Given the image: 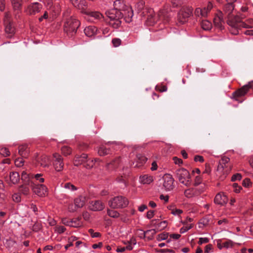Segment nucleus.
I'll use <instances>...</instances> for the list:
<instances>
[{"label": "nucleus", "instance_id": "nucleus-58", "mask_svg": "<svg viewBox=\"0 0 253 253\" xmlns=\"http://www.w3.org/2000/svg\"><path fill=\"white\" fill-rule=\"evenodd\" d=\"M209 239L207 238H200L198 242L199 245H202L203 243H207L209 242Z\"/></svg>", "mask_w": 253, "mask_h": 253}, {"label": "nucleus", "instance_id": "nucleus-4", "mask_svg": "<svg viewBox=\"0 0 253 253\" xmlns=\"http://www.w3.org/2000/svg\"><path fill=\"white\" fill-rule=\"evenodd\" d=\"M3 23L5 26V36L7 38H12L15 34V29L14 24L8 12L4 14Z\"/></svg>", "mask_w": 253, "mask_h": 253}, {"label": "nucleus", "instance_id": "nucleus-10", "mask_svg": "<svg viewBox=\"0 0 253 253\" xmlns=\"http://www.w3.org/2000/svg\"><path fill=\"white\" fill-rule=\"evenodd\" d=\"M164 183L163 186L165 189L168 191H170L174 188L173 181L174 179L172 176L169 174H166L163 177Z\"/></svg>", "mask_w": 253, "mask_h": 253}, {"label": "nucleus", "instance_id": "nucleus-27", "mask_svg": "<svg viewBox=\"0 0 253 253\" xmlns=\"http://www.w3.org/2000/svg\"><path fill=\"white\" fill-rule=\"evenodd\" d=\"M229 158L226 157H223L221 158V159L219 161L217 168V171H223V164L225 166L226 164H228L229 162Z\"/></svg>", "mask_w": 253, "mask_h": 253}, {"label": "nucleus", "instance_id": "nucleus-36", "mask_svg": "<svg viewBox=\"0 0 253 253\" xmlns=\"http://www.w3.org/2000/svg\"><path fill=\"white\" fill-rule=\"evenodd\" d=\"M223 171L218 172L225 176L229 173V172L231 170V166L230 165H228V164H226L225 166H224V165L223 164Z\"/></svg>", "mask_w": 253, "mask_h": 253}, {"label": "nucleus", "instance_id": "nucleus-17", "mask_svg": "<svg viewBox=\"0 0 253 253\" xmlns=\"http://www.w3.org/2000/svg\"><path fill=\"white\" fill-rule=\"evenodd\" d=\"M105 207L104 204L100 201L92 202L90 206V209L94 211H100Z\"/></svg>", "mask_w": 253, "mask_h": 253}, {"label": "nucleus", "instance_id": "nucleus-8", "mask_svg": "<svg viewBox=\"0 0 253 253\" xmlns=\"http://www.w3.org/2000/svg\"><path fill=\"white\" fill-rule=\"evenodd\" d=\"M36 194L39 196H42L47 193V188L43 184L36 183L34 181H31L30 186Z\"/></svg>", "mask_w": 253, "mask_h": 253}, {"label": "nucleus", "instance_id": "nucleus-61", "mask_svg": "<svg viewBox=\"0 0 253 253\" xmlns=\"http://www.w3.org/2000/svg\"><path fill=\"white\" fill-rule=\"evenodd\" d=\"M251 184L250 180L248 178L245 179L243 182V185L246 187H248L250 186Z\"/></svg>", "mask_w": 253, "mask_h": 253}, {"label": "nucleus", "instance_id": "nucleus-5", "mask_svg": "<svg viewBox=\"0 0 253 253\" xmlns=\"http://www.w3.org/2000/svg\"><path fill=\"white\" fill-rule=\"evenodd\" d=\"M108 204L112 209L124 208L128 205V201L125 197L119 196L111 199Z\"/></svg>", "mask_w": 253, "mask_h": 253}, {"label": "nucleus", "instance_id": "nucleus-54", "mask_svg": "<svg viewBox=\"0 0 253 253\" xmlns=\"http://www.w3.org/2000/svg\"><path fill=\"white\" fill-rule=\"evenodd\" d=\"M171 212L174 215H179L183 212V211L180 209H173L171 210Z\"/></svg>", "mask_w": 253, "mask_h": 253}, {"label": "nucleus", "instance_id": "nucleus-30", "mask_svg": "<svg viewBox=\"0 0 253 253\" xmlns=\"http://www.w3.org/2000/svg\"><path fill=\"white\" fill-rule=\"evenodd\" d=\"M240 23H243L245 24V25H243L242 24L239 25L238 27L237 28V34H238V29L242 27L249 28L253 27V19H250L247 21V23H245L242 22L241 18H240Z\"/></svg>", "mask_w": 253, "mask_h": 253}, {"label": "nucleus", "instance_id": "nucleus-3", "mask_svg": "<svg viewBox=\"0 0 253 253\" xmlns=\"http://www.w3.org/2000/svg\"><path fill=\"white\" fill-rule=\"evenodd\" d=\"M107 17L109 19L108 21L109 24L114 28H118L121 25V19L123 17V13L117 8L107 11L105 13Z\"/></svg>", "mask_w": 253, "mask_h": 253}, {"label": "nucleus", "instance_id": "nucleus-37", "mask_svg": "<svg viewBox=\"0 0 253 253\" xmlns=\"http://www.w3.org/2000/svg\"><path fill=\"white\" fill-rule=\"evenodd\" d=\"M149 232H153L152 234H155L156 233L155 229H151L147 230L145 232H143L142 230H140V233H138V236L141 238H145V236L149 233Z\"/></svg>", "mask_w": 253, "mask_h": 253}, {"label": "nucleus", "instance_id": "nucleus-28", "mask_svg": "<svg viewBox=\"0 0 253 253\" xmlns=\"http://www.w3.org/2000/svg\"><path fill=\"white\" fill-rule=\"evenodd\" d=\"M86 12L84 13L85 14L89 15L91 17L94 18L95 19L101 20L102 19H104V16H103V15L99 12H97V11L89 12V11H87L86 10Z\"/></svg>", "mask_w": 253, "mask_h": 253}, {"label": "nucleus", "instance_id": "nucleus-2", "mask_svg": "<svg viewBox=\"0 0 253 253\" xmlns=\"http://www.w3.org/2000/svg\"><path fill=\"white\" fill-rule=\"evenodd\" d=\"M70 11H67L64 13V17L65 18V21L64 24V31L66 33L69 37H72L77 33V29L80 25V22L76 18L71 16L67 18L69 16Z\"/></svg>", "mask_w": 253, "mask_h": 253}, {"label": "nucleus", "instance_id": "nucleus-50", "mask_svg": "<svg viewBox=\"0 0 253 253\" xmlns=\"http://www.w3.org/2000/svg\"><path fill=\"white\" fill-rule=\"evenodd\" d=\"M88 233L90 234L92 238H97L101 236V234L99 232H94V230L92 229L88 230Z\"/></svg>", "mask_w": 253, "mask_h": 253}, {"label": "nucleus", "instance_id": "nucleus-29", "mask_svg": "<svg viewBox=\"0 0 253 253\" xmlns=\"http://www.w3.org/2000/svg\"><path fill=\"white\" fill-rule=\"evenodd\" d=\"M98 153L100 156H105L110 153V150L106 147L101 145L98 149Z\"/></svg>", "mask_w": 253, "mask_h": 253}, {"label": "nucleus", "instance_id": "nucleus-33", "mask_svg": "<svg viewBox=\"0 0 253 253\" xmlns=\"http://www.w3.org/2000/svg\"><path fill=\"white\" fill-rule=\"evenodd\" d=\"M137 163L138 164H136L134 167H139L140 165H143L144 163H145L147 159L144 156H142L140 154H139L137 155Z\"/></svg>", "mask_w": 253, "mask_h": 253}, {"label": "nucleus", "instance_id": "nucleus-39", "mask_svg": "<svg viewBox=\"0 0 253 253\" xmlns=\"http://www.w3.org/2000/svg\"><path fill=\"white\" fill-rule=\"evenodd\" d=\"M62 154L65 156L70 155L72 153V149L67 146H64L61 148Z\"/></svg>", "mask_w": 253, "mask_h": 253}, {"label": "nucleus", "instance_id": "nucleus-25", "mask_svg": "<svg viewBox=\"0 0 253 253\" xmlns=\"http://www.w3.org/2000/svg\"><path fill=\"white\" fill-rule=\"evenodd\" d=\"M169 16L170 15L169 14L167 11L165 10H163L160 11L157 16L160 20H163L167 22L169 21Z\"/></svg>", "mask_w": 253, "mask_h": 253}, {"label": "nucleus", "instance_id": "nucleus-1", "mask_svg": "<svg viewBox=\"0 0 253 253\" xmlns=\"http://www.w3.org/2000/svg\"><path fill=\"white\" fill-rule=\"evenodd\" d=\"M234 6L233 2H230L225 4L222 11L225 18L227 19V24L232 29L231 33L233 35H237V28L239 25L244 24L240 23V17L234 14Z\"/></svg>", "mask_w": 253, "mask_h": 253}, {"label": "nucleus", "instance_id": "nucleus-7", "mask_svg": "<svg viewBox=\"0 0 253 253\" xmlns=\"http://www.w3.org/2000/svg\"><path fill=\"white\" fill-rule=\"evenodd\" d=\"M191 7H183L178 14V21L181 24L186 22L192 13Z\"/></svg>", "mask_w": 253, "mask_h": 253}, {"label": "nucleus", "instance_id": "nucleus-35", "mask_svg": "<svg viewBox=\"0 0 253 253\" xmlns=\"http://www.w3.org/2000/svg\"><path fill=\"white\" fill-rule=\"evenodd\" d=\"M27 184H24L20 186L19 188V191L24 195H28L29 193V188L27 186Z\"/></svg>", "mask_w": 253, "mask_h": 253}, {"label": "nucleus", "instance_id": "nucleus-60", "mask_svg": "<svg viewBox=\"0 0 253 253\" xmlns=\"http://www.w3.org/2000/svg\"><path fill=\"white\" fill-rule=\"evenodd\" d=\"M233 187L234 188V191L236 193H239L240 191V190L242 189V187L241 186H239L236 183L233 184Z\"/></svg>", "mask_w": 253, "mask_h": 253}, {"label": "nucleus", "instance_id": "nucleus-42", "mask_svg": "<svg viewBox=\"0 0 253 253\" xmlns=\"http://www.w3.org/2000/svg\"><path fill=\"white\" fill-rule=\"evenodd\" d=\"M136 7H137V8L138 9V10L140 12L141 10H144V11H143L142 13L144 14L145 13V12L146 11H147V9H144V2L142 0H141L139 2H138L136 5Z\"/></svg>", "mask_w": 253, "mask_h": 253}, {"label": "nucleus", "instance_id": "nucleus-12", "mask_svg": "<svg viewBox=\"0 0 253 253\" xmlns=\"http://www.w3.org/2000/svg\"><path fill=\"white\" fill-rule=\"evenodd\" d=\"M42 5L37 2L29 4L27 9V12L30 15H35L40 11Z\"/></svg>", "mask_w": 253, "mask_h": 253}, {"label": "nucleus", "instance_id": "nucleus-15", "mask_svg": "<svg viewBox=\"0 0 253 253\" xmlns=\"http://www.w3.org/2000/svg\"><path fill=\"white\" fill-rule=\"evenodd\" d=\"M214 201L217 204L224 205L227 203L228 198L225 195L218 193L215 196Z\"/></svg>", "mask_w": 253, "mask_h": 253}, {"label": "nucleus", "instance_id": "nucleus-63", "mask_svg": "<svg viewBox=\"0 0 253 253\" xmlns=\"http://www.w3.org/2000/svg\"><path fill=\"white\" fill-rule=\"evenodd\" d=\"M173 160L175 164L180 165L182 163V160L181 159H179L176 157H173Z\"/></svg>", "mask_w": 253, "mask_h": 253}, {"label": "nucleus", "instance_id": "nucleus-9", "mask_svg": "<svg viewBox=\"0 0 253 253\" xmlns=\"http://www.w3.org/2000/svg\"><path fill=\"white\" fill-rule=\"evenodd\" d=\"M53 166L56 170L57 171H61L64 167L63 159L61 155L57 153L53 155Z\"/></svg>", "mask_w": 253, "mask_h": 253}, {"label": "nucleus", "instance_id": "nucleus-47", "mask_svg": "<svg viewBox=\"0 0 253 253\" xmlns=\"http://www.w3.org/2000/svg\"><path fill=\"white\" fill-rule=\"evenodd\" d=\"M192 227H193L192 224H190V225H184V226L180 229V232L181 233H184L185 232L187 231L188 230L192 228Z\"/></svg>", "mask_w": 253, "mask_h": 253}, {"label": "nucleus", "instance_id": "nucleus-34", "mask_svg": "<svg viewBox=\"0 0 253 253\" xmlns=\"http://www.w3.org/2000/svg\"><path fill=\"white\" fill-rule=\"evenodd\" d=\"M152 223L156 226L158 228L161 229H164L167 226V222L166 221H163L157 224V220L153 219L151 221Z\"/></svg>", "mask_w": 253, "mask_h": 253}, {"label": "nucleus", "instance_id": "nucleus-48", "mask_svg": "<svg viewBox=\"0 0 253 253\" xmlns=\"http://www.w3.org/2000/svg\"><path fill=\"white\" fill-rule=\"evenodd\" d=\"M42 174H36L35 175H33V178H35V179L36 180L39 181V182L42 183L44 182V179L42 177Z\"/></svg>", "mask_w": 253, "mask_h": 253}, {"label": "nucleus", "instance_id": "nucleus-6", "mask_svg": "<svg viewBox=\"0 0 253 253\" xmlns=\"http://www.w3.org/2000/svg\"><path fill=\"white\" fill-rule=\"evenodd\" d=\"M175 175L180 182L186 186H189L190 175L188 170L183 168L179 169L175 171Z\"/></svg>", "mask_w": 253, "mask_h": 253}, {"label": "nucleus", "instance_id": "nucleus-38", "mask_svg": "<svg viewBox=\"0 0 253 253\" xmlns=\"http://www.w3.org/2000/svg\"><path fill=\"white\" fill-rule=\"evenodd\" d=\"M218 248L221 249L222 247L228 248L233 246V242L231 240H227L223 242L222 244H218Z\"/></svg>", "mask_w": 253, "mask_h": 253}, {"label": "nucleus", "instance_id": "nucleus-51", "mask_svg": "<svg viewBox=\"0 0 253 253\" xmlns=\"http://www.w3.org/2000/svg\"><path fill=\"white\" fill-rule=\"evenodd\" d=\"M64 187L66 189H70L72 191H75L77 189V188L73 184L70 183H66L64 185Z\"/></svg>", "mask_w": 253, "mask_h": 253}, {"label": "nucleus", "instance_id": "nucleus-22", "mask_svg": "<svg viewBox=\"0 0 253 253\" xmlns=\"http://www.w3.org/2000/svg\"><path fill=\"white\" fill-rule=\"evenodd\" d=\"M147 21L148 23L150 25L153 24L156 22V18L155 15H153L154 11L152 9H150L147 10Z\"/></svg>", "mask_w": 253, "mask_h": 253}, {"label": "nucleus", "instance_id": "nucleus-14", "mask_svg": "<svg viewBox=\"0 0 253 253\" xmlns=\"http://www.w3.org/2000/svg\"><path fill=\"white\" fill-rule=\"evenodd\" d=\"M87 159V156L85 154H82L81 155L77 154L74 160V165L78 166L81 164L84 165Z\"/></svg>", "mask_w": 253, "mask_h": 253}, {"label": "nucleus", "instance_id": "nucleus-55", "mask_svg": "<svg viewBox=\"0 0 253 253\" xmlns=\"http://www.w3.org/2000/svg\"><path fill=\"white\" fill-rule=\"evenodd\" d=\"M171 3L173 7H176L182 3V0H171Z\"/></svg>", "mask_w": 253, "mask_h": 253}, {"label": "nucleus", "instance_id": "nucleus-56", "mask_svg": "<svg viewBox=\"0 0 253 253\" xmlns=\"http://www.w3.org/2000/svg\"><path fill=\"white\" fill-rule=\"evenodd\" d=\"M168 233L160 234L158 235V240L159 241L166 240L168 237Z\"/></svg>", "mask_w": 253, "mask_h": 253}, {"label": "nucleus", "instance_id": "nucleus-24", "mask_svg": "<svg viewBox=\"0 0 253 253\" xmlns=\"http://www.w3.org/2000/svg\"><path fill=\"white\" fill-rule=\"evenodd\" d=\"M9 178L13 184L17 183L20 180V176L18 172L11 171L9 173Z\"/></svg>", "mask_w": 253, "mask_h": 253}, {"label": "nucleus", "instance_id": "nucleus-44", "mask_svg": "<svg viewBox=\"0 0 253 253\" xmlns=\"http://www.w3.org/2000/svg\"><path fill=\"white\" fill-rule=\"evenodd\" d=\"M24 158H18L15 160V165L18 167H21L24 165L25 161L23 160Z\"/></svg>", "mask_w": 253, "mask_h": 253}, {"label": "nucleus", "instance_id": "nucleus-43", "mask_svg": "<svg viewBox=\"0 0 253 253\" xmlns=\"http://www.w3.org/2000/svg\"><path fill=\"white\" fill-rule=\"evenodd\" d=\"M12 3L14 9H19L21 6V0H12Z\"/></svg>", "mask_w": 253, "mask_h": 253}, {"label": "nucleus", "instance_id": "nucleus-53", "mask_svg": "<svg viewBox=\"0 0 253 253\" xmlns=\"http://www.w3.org/2000/svg\"><path fill=\"white\" fill-rule=\"evenodd\" d=\"M12 199L14 202L18 203L21 201V196L19 194L15 193L12 195Z\"/></svg>", "mask_w": 253, "mask_h": 253}, {"label": "nucleus", "instance_id": "nucleus-52", "mask_svg": "<svg viewBox=\"0 0 253 253\" xmlns=\"http://www.w3.org/2000/svg\"><path fill=\"white\" fill-rule=\"evenodd\" d=\"M112 42L114 46L118 47L121 44V40L118 38H115L112 40Z\"/></svg>", "mask_w": 253, "mask_h": 253}, {"label": "nucleus", "instance_id": "nucleus-46", "mask_svg": "<svg viewBox=\"0 0 253 253\" xmlns=\"http://www.w3.org/2000/svg\"><path fill=\"white\" fill-rule=\"evenodd\" d=\"M0 153L4 157H7L10 155V152L6 148H2L0 150Z\"/></svg>", "mask_w": 253, "mask_h": 253}, {"label": "nucleus", "instance_id": "nucleus-20", "mask_svg": "<svg viewBox=\"0 0 253 253\" xmlns=\"http://www.w3.org/2000/svg\"><path fill=\"white\" fill-rule=\"evenodd\" d=\"M86 201V197L83 196H80L76 198L74 200L75 207L80 208L83 207L85 204Z\"/></svg>", "mask_w": 253, "mask_h": 253}, {"label": "nucleus", "instance_id": "nucleus-62", "mask_svg": "<svg viewBox=\"0 0 253 253\" xmlns=\"http://www.w3.org/2000/svg\"><path fill=\"white\" fill-rule=\"evenodd\" d=\"M202 13H201V16L203 17H206L207 16L209 11L207 10V9L206 7L202 9Z\"/></svg>", "mask_w": 253, "mask_h": 253}, {"label": "nucleus", "instance_id": "nucleus-57", "mask_svg": "<svg viewBox=\"0 0 253 253\" xmlns=\"http://www.w3.org/2000/svg\"><path fill=\"white\" fill-rule=\"evenodd\" d=\"M242 178V176L241 174L237 173L236 174H234L232 177V181H234L237 180H240Z\"/></svg>", "mask_w": 253, "mask_h": 253}, {"label": "nucleus", "instance_id": "nucleus-40", "mask_svg": "<svg viewBox=\"0 0 253 253\" xmlns=\"http://www.w3.org/2000/svg\"><path fill=\"white\" fill-rule=\"evenodd\" d=\"M107 214L109 216L113 218H117L120 215V214L118 211L109 209H108L107 210Z\"/></svg>", "mask_w": 253, "mask_h": 253}, {"label": "nucleus", "instance_id": "nucleus-59", "mask_svg": "<svg viewBox=\"0 0 253 253\" xmlns=\"http://www.w3.org/2000/svg\"><path fill=\"white\" fill-rule=\"evenodd\" d=\"M194 161L202 163L204 162V158L202 156L197 155L195 156Z\"/></svg>", "mask_w": 253, "mask_h": 253}, {"label": "nucleus", "instance_id": "nucleus-18", "mask_svg": "<svg viewBox=\"0 0 253 253\" xmlns=\"http://www.w3.org/2000/svg\"><path fill=\"white\" fill-rule=\"evenodd\" d=\"M120 162V158H117L106 165V168L109 170H112L118 167Z\"/></svg>", "mask_w": 253, "mask_h": 253}, {"label": "nucleus", "instance_id": "nucleus-64", "mask_svg": "<svg viewBox=\"0 0 253 253\" xmlns=\"http://www.w3.org/2000/svg\"><path fill=\"white\" fill-rule=\"evenodd\" d=\"M201 183V178L199 176H196L195 178V179L194 185L195 186H197L199 184H200Z\"/></svg>", "mask_w": 253, "mask_h": 253}, {"label": "nucleus", "instance_id": "nucleus-32", "mask_svg": "<svg viewBox=\"0 0 253 253\" xmlns=\"http://www.w3.org/2000/svg\"><path fill=\"white\" fill-rule=\"evenodd\" d=\"M202 28L205 30H210L212 27L211 23L207 20H203L201 23Z\"/></svg>", "mask_w": 253, "mask_h": 253}, {"label": "nucleus", "instance_id": "nucleus-41", "mask_svg": "<svg viewBox=\"0 0 253 253\" xmlns=\"http://www.w3.org/2000/svg\"><path fill=\"white\" fill-rule=\"evenodd\" d=\"M81 217H78V218L72 219L73 221L74 227H79L82 225V223L81 221Z\"/></svg>", "mask_w": 253, "mask_h": 253}, {"label": "nucleus", "instance_id": "nucleus-26", "mask_svg": "<svg viewBox=\"0 0 253 253\" xmlns=\"http://www.w3.org/2000/svg\"><path fill=\"white\" fill-rule=\"evenodd\" d=\"M39 164L43 167H48L49 165L50 160L49 158L45 155L42 156L38 160Z\"/></svg>", "mask_w": 253, "mask_h": 253}, {"label": "nucleus", "instance_id": "nucleus-21", "mask_svg": "<svg viewBox=\"0 0 253 253\" xmlns=\"http://www.w3.org/2000/svg\"><path fill=\"white\" fill-rule=\"evenodd\" d=\"M33 178V175H30L27 173L26 172L23 171L21 174V179L23 181L25 184H27L31 186V181H32V179Z\"/></svg>", "mask_w": 253, "mask_h": 253}, {"label": "nucleus", "instance_id": "nucleus-49", "mask_svg": "<svg viewBox=\"0 0 253 253\" xmlns=\"http://www.w3.org/2000/svg\"><path fill=\"white\" fill-rule=\"evenodd\" d=\"M193 191V189H187V190H185L184 195L187 198L192 197L194 195Z\"/></svg>", "mask_w": 253, "mask_h": 253}, {"label": "nucleus", "instance_id": "nucleus-23", "mask_svg": "<svg viewBox=\"0 0 253 253\" xmlns=\"http://www.w3.org/2000/svg\"><path fill=\"white\" fill-rule=\"evenodd\" d=\"M97 31V29L94 26H88L84 30L85 35L88 37H91L94 36Z\"/></svg>", "mask_w": 253, "mask_h": 253}, {"label": "nucleus", "instance_id": "nucleus-45", "mask_svg": "<svg viewBox=\"0 0 253 253\" xmlns=\"http://www.w3.org/2000/svg\"><path fill=\"white\" fill-rule=\"evenodd\" d=\"M93 165L94 163L93 160H90L87 159L84 165V166L86 169H90L93 167Z\"/></svg>", "mask_w": 253, "mask_h": 253}, {"label": "nucleus", "instance_id": "nucleus-31", "mask_svg": "<svg viewBox=\"0 0 253 253\" xmlns=\"http://www.w3.org/2000/svg\"><path fill=\"white\" fill-rule=\"evenodd\" d=\"M139 180L141 183H143L144 184H150L153 181V178L151 176L144 175L140 176Z\"/></svg>", "mask_w": 253, "mask_h": 253}, {"label": "nucleus", "instance_id": "nucleus-11", "mask_svg": "<svg viewBox=\"0 0 253 253\" xmlns=\"http://www.w3.org/2000/svg\"><path fill=\"white\" fill-rule=\"evenodd\" d=\"M223 17L224 16H223V14L222 11L219 10L216 14L213 19V23L214 25L220 29H222L223 25L225 24Z\"/></svg>", "mask_w": 253, "mask_h": 253}, {"label": "nucleus", "instance_id": "nucleus-13", "mask_svg": "<svg viewBox=\"0 0 253 253\" xmlns=\"http://www.w3.org/2000/svg\"><path fill=\"white\" fill-rule=\"evenodd\" d=\"M74 6L81 10L82 13L86 12L87 2L86 0H70Z\"/></svg>", "mask_w": 253, "mask_h": 253}, {"label": "nucleus", "instance_id": "nucleus-19", "mask_svg": "<svg viewBox=\"0 0 253 253\" xmlns=\"http://www.w3.org/2000/svg\"><path fill=\"white\" fill-rule=\"evenodd\" d=\"M123 14L126 22L129 23L131 21V18L133 15V12L131 7H127L124 11V13H123Z\"/></svg>", "mask_w": 253, "mask_h": 253}, {"label": "nucleus", "instance_id": "nucleus-16", "mask_svg": "<svg viewBox=\"0 0 253 253\" xmlns=\"http://www.w3.org/2000/svg\"><path fill=\"white\" fill-rule=\"evenodd\" d=\"M29 153L30 150L27 145H22L19 146L18 154L22 158H26L28 157Z\"/></svg>", "mask_w": 253, "mask_h": 253}]
</instances>
